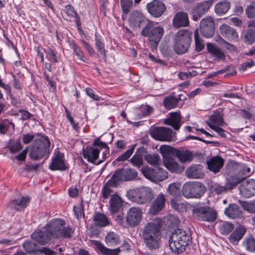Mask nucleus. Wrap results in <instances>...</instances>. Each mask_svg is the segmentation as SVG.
<instances>
[{
  "mask_svg": "<svg viewBox=\"0 0 255 255\" xmlns=\"http://www.w3.org/2000/svg\"><path fill=\"white\" fill-rule=\"evenodd\" d=\"M65 222L61 219H53L43 228L42 231H35L31 237L41 245H44L55 239L70 238L74 231L70 227L65 228Z\"/></svg>",
  "mask_w": 255,
  "mask_h": 255,
  "instance_id": "1",
  "label": "nucleus"
},
{
  "mask_svg": "<svg viewBox=\"0 0 255 255\" xmlns=\"http://www.w3.org/2000/svg\"><path fill=\"white\" fill-rule=\"evenodd\" d=\"M161 227V222L156 219L148 223L142 231V238L144 243L150 250L157 249L159 245Z\"/></svg>",
  "mask_w": 255,
  "mask_h": 255,
  "instance_id": "2",
  "label": "nucleus"
},
{
  "mask_svg": "<svg viewBox=\"0 0 255 255\" xmlns=\"http://www.w3.org/2000/svg\"><path fill=\"white\" fill-rule=\"evenodd\" d=\"M189 240V236L185 231L181 229L175 230L171 235L169 241L171 251L177 254L182 253L185 250Z\"/></svg>",
  "mask_w": 255,
  "mask_h": 255,
  "instance_id": "3",
  "label": "nucleus"
},
{
  "mask_svg": "<svg viewBox=\"0 0 255 255\" xmlns=\"http://www.w3.org/2000/svg\"><path fill=\"white\" fill-rule=\"evenodd\" d=\"M156 25L155 22L148 20V22L141 31L142 36L148 37L151 47L153 48L157 47L164 32L163 28Z\"/></svg>",
  "mask_w": 255,
  "mask_h": 255,
  "instance_id": "4",
  "label": "nucleus"
},
{
  "mask_svg": "<svg viewBox=\"0 0 255 255\" xmlns=\"http://www.w3.org/2000/svg\"><path fill=\"white\" fill-rule=\"evenodd\" d=\"M191 41V34L187 30H179L175 35L174 50L178 54L186 52Z\"/></svg>",
  "mask_w": 255,
  "mask_h": 255,
  "instance_id": "5",
  "label": "nucleus"
},
{
  "mask_svg": "<svg viewBox=\"0 0 255 255\" xmlns=\"http://www.w3.org/2000/svg\"><path fill=\"white\" fill-rule=\"evenodd\" d=\"M50 144V142L47 137H44L40 139H36L30 151L31 158L38 160L44 156L47 157L49 154Z\"/></svg>",
  "mask_w": 255,
  "mask_h": 255,
  "instance_id": "6",
  "label": "nucleus"
},
{
  "mask_svg": "<svg viewBox=\"0 0 255 255\" xmlns=\"http://www.w3.org/2000/svg\"><path fill=\"white\" fill-rule=\"evenodd\" d=\"M206 188L200 182L185 184L182 188V194L186 198H200L205 193Z\"/></svg>",
  "mask_w": 255,
  "mask_h": 255,
  "instance_id": "7",
  "label": "nucleus"
},
{
  "mask_svg": "<svg viewBox=\"0 0 255 255\" xmlns=\"http://www.w3.org/2000/svg\"><path fill=\"white\" fill-rule=\"evenodd\" d=\"M193 216L196 219L202 221L213 222L216 219V212L206 207H200L194 209Z\"/></svg>",
  "mask_w": 255,
  "mask_h": 255,
  "instance_id": "8",
  "label": "nucleus"
},
{
  "mask_svg": "<svg viewBox=\"0 0 255 255\" xmlns=\"http://www.w3.org/2000/svg\"><path fill=\"white\" fill-rule=\"evenodd\" d=\"M131 200L138 204H144L149 202L153 197L151 188L143 187L132 192Z\"/></svg>",
  "mask_w": 255,
  "mask_h": 255,
  "instance_id": "9",
  "label": "nucleus"
},
{
  "mask_svg": "<svg viewBox=\"0 0 255 255\" xmlns=\"http://www.w3.org/2000/svg\"><path fill=\"white\" fill-rule=\"evenodd\" d=\"M150 135L155 139L163 141L174 140L172 130L166 127H156L150 132Z\"/></svg>",
  "mask_w": 255,
  "mask_h": 255,
  "instance_id": "10",
  "label": "nucleus"
},
{
  "mask_svg": "<svg viewBox=\"0 0 255 255\" xmlns=\"http://www.w3.org/2000/svg\"><path fill=\"white\" fill-rule=\"evenodd\" d=\"M143 212L139 207H133L130 208L126 215V223L131 227L137 226L141 221Z\"/></svg>",
  "mask_w": 255,
  "mask_h": 255,
  "instance_id": "11",
  "label": "nucleus"
},
{
  "mask_svg": "<svg viewBox=\"0 0 255 255\" xmlns=\"http://www.w3.org/2000/svg\"><path fill=\"white\" fill-rule=\"evenodd\" d=\"M146 7L149 13L155 17L161 16L166 9L165 4L158 0H153L148 3Z\"/></svg>",
  "mask_w": 255,
  "mask_h": 255,
  "instance_id": "12",
  "label": "nucleus"
},
{
  "mask_svg": "<svg viewBox=\"0 0 255 255\" xmlns=\"http://www.w3.org/2000/svg\"><path fill=\"white\" fill-rule=\"evenodd\" d=\"M200 30L202 34L205 37L209 38L214 33V22L212 17H207L200 22Z\"/></svg>",
  "mask_w": 255,
  "mask_h": 255,
  "instance_id": "13",
  "label": "nucleus"
},
{
  "mask_svg": "<svg viewBox=\"0 0 255 255\" xmlns=\"http://www.w3.org/2000/svg\"><path fill=\"white\" fill-rule=\"evenodd\" d=\"M241 194L249 198L255 194V180L250 179L243 182L239 187Z\"/></svg>",
  "mask_w": 255,
  "mask_h": 255,
  "instance_id": "14",
  "label": "nucleus"
},
{
  "mask_svg": "<svg viewBox=\"0 0 255 255\" xmlns=\"http://www.w3.org/2000/svg\"><path fill=\"white\" fill-rule=\"evenodd\" d=\"M147 21L142 13L137 10L132 11L129 17L130 26L135 29L140 28L142 24L145 23Z\"/></svg>",
  "mask_w": 255,
  "mask_h": 255,
  "instance_id": "15",
  "label": "nucleus"
},
{
  "mask_svg": "<svg viewBox=\"0 0 255 255\" xmlns=\"http://www.w3.org/2000/svg\"><path fill=\"white\" fill-rule=\"evenodd\" d=\"M146 178L153 181H161L166 179L168 177L167 172L164 169H159L156 173H154L151 169L142 170Z\"/></svg>",
  "mask_w": 255,
  "mask_h": 255,
  "instance_id": "16",
  "label": "nucleus"
},
{
  "mask_svg": "<svg viewBox=\"0 0 255 255\" xmlns=\"http://www.w3.org/2000/svg\"><path fill=\"white\" fill-rule=\"evenodd\" d=\"M188 14L185 12H177L173 18V26L176 28L185 27L189 25Z\"/></svg>",
  "mask_w": 255,
  "mask_h": 255,
  "instance_id": "17",
  "label": "nucleus"
},
{
  "mask_svg": "<svg viewBox=\"0 0 255 255\" xmlns=\"http://www.w3.org/2000/svg\"><path fill=\"white\" fill-rule=\"evenodd\" d=\"M185 174L190 179L202 178L204 176L203 167L201 165L192 164L186 169Z\"/></svg>",
  "mask_w": 255,
  "mask_h": 255,
  "instance_id": "18",
  "label": "nucleus"
},
{
  "mask_svg": "<svg viewBox=\"0 0 255 255\" xmlns=\"http://www.w3.org/2000/svg\"><path fill=\"white\" fill-rule=\"evenodd\" d=\"M207 168L214 173L220 171L224 163V159L219 156H216L207 161Z\"/></svg>",
  "mask_w": 255,
  "mask_h": 255,
  "instance_id": "19",
  "label": "nucleus"
},
{
  "mask_svg": "<svg viewBox=\"0 0 255 255\" xmlns=\"http://www.w3.org/2000/svg\"><path fill=\"white\" fill-rule=\"evenodd\" d=\"M165 197L162 193L159 194L153 202L148 213L151 215H155L164 207Z\"/></svg>",
  "mask_w": 255,
  "mask_h": 255,
  "instance_id": "20",
  "label": "nucleus"
},
{
  "mask_svg": "<svg viewBox=\"0 0 255 255\" xmlns=\"http://www.w3.org/2000/svg\"><path fill=\"white\" fill-rule=\"evenodd\" d=\"M246 232V228L242 225L236 228L233 232L229 235L228 240L230 243L237 245Z\"/></svg>",
  "mask_w": 255,
  "mask_h": 255,
  "instance_id": "21",
  "label": "nucleus"
},
{
  "mask_svg": "<svg viewBox=\"0 0 255 255\" xmlns=\"http://www.w3.org/2000/svg\"><path fill=\"white\" fill-rule=\"evenodd\" d=\"M220 33L229 40H236L238 37L236 30L225 24L220 26Z\"/></svg>",
  "mask_w": 255,
  "mask_h": 255,
  "instance_id": "22",
  "label": "nucleus"
},
{
  "mask_svg": "<svg viewBox=\"0 0 255 255\" xmlns=\"http://www.w3.org/2000/svg\"><path fill=\"white\" fill-rule=\"evenodd\" d=\"M224 213L229 218L231 219H238L242 217V210L237 204H230L228 208H226Z\"/></svg>",
  "mask_w": 255,
  "mask_h": 255,
  "instance_id": "23",
  "label": "nucleus"
},
{
  "mask_svg": "<svg viewBox=\"0 0 255 255\" xmlns=\"http://www.w3.org/2000/svg\"><path fill=\"white\" fill-rule=\"evenodd\" d=\"M29 201V198L28 197H21L9 202L8 207L11 209H14L17 211H20L26 207Z\"/></svg>",
  "mask_w": 255,
  "mask_h": 255,
  "instance_id": "24",
  "label": "nucleus"
},
{
  "mask_svg": "<svg viewBox=\"0 0 255 255\" xmlns=\"http://www.w3.org/2000/svg\"><path fill=\"white\" fill-rule=\"evenodd\" d=\"M99 150L94 147H86L83 149V155L89 162L94 163L98 158Z\"/></svg>",
  "mask_w": 255,
  "mask_h": 255,
  "instance_id": "25",
  "label": "nucleus"
},
{
  "mask_svg": "<svg viewBox=\"0 0 255 255\" xmlns=\"http://www.w3.org/2000/svg\"><path fill=\"white\" fill-rule=\"evenodd\" d=\"M110 211L112 214L118 212L123 206V201L117 194L111 195L110 200Z\"/></svg>",
  "mask_w": 255,
  "mask_h": 255,
  "instance_id": "26",
  "label": "nucleus"
},
{
  "mask_svg": "<svg viewBox=\"0 0 255 255\" xmlns=\"http://www.w3.org/2000/svg\"><path fill=\"white\" fill-rule=\"evenodd\" d=\"M93 244L96 250L104 255H118L121 251L120 248L115 249H108L98 241H94Z\"/></svg>",
  "mask_w": 255,
  "mask_h": 255,
  "instance_id": "27",
  "label": "nucleus"
},
{
  "mask_svg": "<svg viewBox=\"0 0 255 255\" xmlns=\"http://www.w3.org/2000/svg\"><path fill=\"white\" fill-rule=\"evenodd\" d=\"M181 116L178 112L171 113L170 117L165 119L164 124L171 126L175 130H178L180 127Z\"/></svg>",
  "mask_w": 255,
  "mask_h": 255,
  "instance_id": "28",
  "label": "nucleus"
},
{
  "mask_svg": "<svg viewBox=\"0 0 255 255\" xmlns=\"http://www.w3.org/2000/svg\"><path fill=\"white\" fill-rule=\"evenodd\" d=\"M49 168L52 170H64L66 169V166L61 153H58L53 157Z\"/></svg>",
  "mask_w": 255,
  "mask_h": 255,
  "instance_id": "29",
  "label": "nucleus"
},
{
  "mask_svg": "<svg viewBox=\"0 0 255 255\" xmlns=\"http://www.w3.org/2000/svg\"><path fill=\"white\" fill-rule=\"evenodd\" d=\"M163 163L165 167L172 172L180 173L183 171V168L172 157L163 161Z\"/></svg>",
  "mask_w": 255,
  "mask_h": 255,
  "instance_id": "30",
  "label": "nucleus"
},
{
  "mask_svg": "<svg viewBox=\"0 0 255 255\" xmlns=\"http://www.w3.org/2000/svg\"><path fill=\"white\" fill-rule=\"evenodd\" d=\"M176 149L167 145H162L159 148V152L162 156L163 161L171 158L172 155H175Z\"/></svg>",
  "mask_w": 255,
  "mask_h": 255,
  "instance_id": "31",
  "label": "nucleus"
},
{
  "mask_svg": "<svg viewBox=\"0 0 255 255\" xmlns=\"http://www.w3.org/2000/svg\"><path fill=\"white\" fill-rule=\"evenodd\" d=\"M212 2L210 1H205L198 3L193 8V13L201 16L206 13L210 8Z\"/></svg>",
  "mask_w": 255,
  "mask_h": 255,
  "instance_id": "32",
  "label": "nucleus"
},
{
  "mask_svg": "<svg viewBox=\"0 0 255 255\" xmlns=\"http://www.w3.org/2000/svg\"><path fill=\"white\" fill-rule=\"evenodd\" d=\"M110 180L112 185L117 186L119 182L126 181L124 168L117 169Z\"/></svg>",
  "mask_w": 255,
  "mask_h": 255,
  "instance_id": "33",
  "label": "nucleus"
},
{
  "mask_svg": "<svg viewBox=\"0 0 255 255\" xmlns=\"http://www.w3.org/2000/svg\"><path fill=\"white\" fill-rule=\"evenodd\" d=\"M93 220L95 225L101 227L107 226L110 224L109 219L103 213H96Z\"/></svg>",
  "mask_w": 255,
  "mask_h": 255,
  "instance_id": "34",
  "label": "nucleus"
},
{
  "mask_svg": "<svg viewBox=\"0 0 255 255\" xmlns=\"http://www.w3.org/2000/svg\"><path fill=\"white\" fill-rule=\"evenodd\" d=\"M242 247L247 251L254 252L255 251V239L253 236L245 237L242 243Z\"/></svg>",
  "mask_w": 255,
  "mask_h": 255,
  "instance_id": "35",
  "label": "nucleus"
},
{
  "mask_svg": "<svg viewBox=\"0 0 255 255\" xmlns=\"http://www.w3.org/2000/svg\"><path fill=\"white\" fill-rule=\"evenodd\" d=\"M245 178V177L237 175H232L227 178L226 185L228 189L232 190L240 183Z\"/></svg>",
  "mask_w": 255,
  "mask_h": 255,
  "instance_id": "36",
  "label": "nucleus"
},
{
  "mask_svg": "<svg viewBox=\"0 0 255 255\" xmlns=\"http://www.w3.org/2000/svg\"><path fill=\"white\" fill-rule=\"evenodd\" d=\"M106 244L111 247H114L120 244L119 236L113 232L108 233L105 237Z\"/></svg>",
  "mask_w": 255,
  "mask_h": 255,
  "instance_id": "37",
  "label": "nucleus"
},
{
  "mask_svg": "<svg viewBox=\"0 0 255 255\" xmlns=\"http://www.w3.org/2000/svg\"><path fill=\"white\" fill-rule=\"evenodd\" d=\"M207 124L209 126V124L211 123V124H215L219 126H224L226 125V123H224L223 117L221 116L220 112H215L212 115H211L209 118L208 121H207Z\"/></svg>",
  "mask_w": 255,
  "mask_h": 255,
  "instance_id": "38",
  "label": "nucleus"
},
{
  "mask_svg": "<svg viewBox=\"0 0 255 255\" xmlns=\"http://www.w3.org/2000/svg\"><path fill=\"white\" fill-rule=\"evenodd\" d=\"M181 162H190L193 158V155L190 151L176 149L175 155Z\"/></svg>",
  "mask_w": 255,
  "mask_h": 255,
  "instance_id": "39",
  "label": "nucleus"
},
{
  "mask_svg": "<svg viewBox=\"0 0 255 255\" xmlns=\"http://www.w3.org/2000/svg\"><path fill=\"white\" fill-rule=\"evenodd\" d=\"M230 7V3L227 0H224L217 3L215 6V11L218 14L226 13Z\"/></svg>",
  "mask_w": 255,
  "mask_h": 255,
  "instance_id": "40",
  "label": "nucleus"
},
{
  "mask_svg": "<svg viewBox=\"0 0 255 255\" xmlns=\"http://www.w3.org/2000/svg\"><path fill=\"white\" fill-rule=\"evenodd\" d=\"M180 100H181V95L178 98H176L172 96H168L164 99L163 104L166 109L170 110L176 107L177 103Z\"/></svg>",
  "mask_w": 255,
  "mask_h": 255,
  "instance_id": "41",
  "label": "nucleus"
},
{
  "mask_svg": "<svg viewBox=\"0 0 255 255\" xmlns=\"http://www.w3.org/2000/svg\"><path fill=\"white\" fill-rule=\"evenodd\" d=\"M244 41L247 44H252L255 41V30L248 29L244 35Z\"/></svg>",
  "mask_w": 255,
  "mask_h": 255,
  "instance_id": "42",
  "label": "nucleus"
},
{
  "mask_svg": "<svg viewBox=\"0 0 255 255\" xmlns=\"http://www.w3.org/2000/svg\"><path fill=\"white\" fill-rule=\"evenodd\" d=\"M144 159L148 163L153 166L158 165L161 161L159 155L157 153L147 154Z\"/></svg>",
  "mask_w": 255,
  "mask_h": 255,
  "instance_id": "43",
  "label": "nucleus"
},
{
  "mask_svg": "<svg viewBox=\"0 0 255 255\" xmlns=\"http://www.w3.org/2000/svg\"><path fill=\"white\" fill-rule=\"evenodd\" d=\"M181 185L178 183H172L168 187V192L173 196H178L180 194Z\"/></svg>",
  "mask_w": 255,
  "mask_h": 255,
  "instance_id": "44",
  "label": "nucleus"
},
{
  "mask_svg": "<svg viewBox=\"0 0 255 255\" xmlns=\"http://www.w3.org/2000/svg\"><path fill=\"white\" fill-rule=\"evenodd\" d=\"M208 49L209 51L217 59H224L225 58V54L220 50L211 44L208 45Z\"/></svg>",
  "mask_w": 255,
  "mask_h": 255,
  "instance_id": "45",
  "label": "nucleus"
},
{
  "mask_svg": "<svg viewBox=\"0 0 255 255\" xmlns=\"http://www.w3.org/2000/svg\"><path fill=\"white\" fill-rule=\"evenodd\" d=\"M234 226L229 222H224L219 227L220 232L223 235H228L233 231Z\"/></svg>",
  "mask_w": 255,
  "mask_h": 255,
  "instance_id": "46",
  "label": "nucleus"
},
{
  "mask_svg": "<svg viewBox=\"0 0 255 255\" xmlns=\"http://www.w3.org/2000/svg\"><path fill=\"white\" fill-rule=\"evenodd\" d=\"M117 185H113L112 183H110V180H109L105 185L102 191V195L103 198L105 199L108 198L110 194L113 192L112 189L113 187H116Z\"/></svg>",
  "mask_w": 255,
  "mask_h": 255,
  "instance_id": "47",
  "label": "nucleus"
},
{
  "mask_svg": "<svg viewBox=\"0 0 255 255\" xmlns=\"http://www.w3.org/2000/svg\"><path fill=\"white\" fill-rule=\"evenodd\" d=\"M95 45L97 50L101 54L103 55L104 58H106V52L104 48V45L102 42L101 39L99 38L97 33H95Z\"/></svg>",
  "mask_w": 255,
  "mask_h": 255,
  "instance_id": "48",
  "label": "nucleus"
},
{
  "mask_svg": "<svg viewBox=\"0 0 255 255\" xmlns=\"http://www.w3.org/2000/svg\"><path fill=\"white\" fill-rule=\"evenodd\" d=\"M36 244L31 241L25 242L23 244V248L26 252L28 253H34L37 252L39 249H36Z\"/></svg>",
  "mask_w": 255,
  "mask_h": 255,
  "instance_id": "49",
  "label": "nucleus"
},
{
  "mask_svg": "<svg viewBox=\"0 0 255 255\" xmlns=\"http://www.w3.org/2000/svg\"><path fill=\"white\" fill-rule=\"evenodd\" d=\"M62 12L63 17L67 20L70 17H74L76 15L73 7L70 5L66 6Z\"/></svg>",
  "mask_w": 255,
  "mask_h": 255,
  "instance_id": "50",
  "label": "nucleus"
},
{
  "mask_svg": "<svg viewBox=\"0 0 255 255\" xmlns=\"http://www.w3.org/2000/svg\"><path fill=\"white\" fill-rule=\"evenodd\" d=\"M121 4L124 12L128 13L133 6L132 0H121Z\"/></svg>",
  "mask_w": 255,
  "mask_h": 255,
  "instance_id": "51",
  "label": "nucleus"
},
{
  "mask_svg": "<svg viewBox=\"0 0 255 255\" xmlns=\"http://www.w3.org/2000/svg\"><path fill=\"white\" fill-rule=\"evenodd\" d=\"M130 161L134 166L139 167L143 164L142 156L141 154L135 153L131 158Z\"/></svg>",
  "mask_w": 255,
  "mask_h": 255,
  "instance_id": "52",
  "label": "nucleus"
},
{
  "mask_svg": "<svg viewBox=\"0 0 255 255\" xmlns=\"http://www.w3.org/2000/svg\"><path fill=\"white\" fill-rule=\"evenodd\" d=\"M135 146V144L133 145L129 149L119 156L116 160L118 161H124L128 159L133 153Z\"/></svg>",
  "mask_w": 255,
  "mask_h": 255,
  "instance_id": "53",
  "label": "nucleus"
},
{
  "mask_svg": "<svg viewBox=\"0 0 255 255\" xmlns=\"http://www.w3.org/2000/svg\"><path fill=\"white\" fill-rule=\"evenodd\" d=\"M126 181L131 180L137 175V171L131 168L124 169Z\"/></svg>",
  "mask_w": 255,
  "mask_h": 255,
  "instance_id": "54",
  "label": "nucleus"
},
{
  "mask_svg": "<svg viewBox=\"0 0 255 255\" xmlns=\"http://www.w3.org/2000/svg\"><path fill=\"white\" fill-rule=\"evenodd\" d=\"M72 49L74 51V53L78 57V59L86 63L87 59L84 57L82 50L75 44H72Z\"/></svg>",
  "mask_w": 255,
  "mask_h": 255,
  "instance_id": "55",
  "label": "nucleus"
},
{
  "mask_svg": "<svg viewBox=\"0 0 255 255\" xmlns=\"http://www.w3.org/2000/svg\"><path fill=\"white\" fill-rule=\"evenodd\" d=\"M194 36L195 41V49L197 51H200L204 48V44L202 40L198 37L197 30L195 31Z\"/></svg>",
  "mask_w": 255,
  "mask_h": 255,
  "instance_id": "56",
  "label": "nucleus"
},
{
  "mask_svg": "<svg viewBox=\"0 0 255 255\" xmlns=\"http://www.w3.org/2000/svg\"><path fill=\"white\" fill-rule=\"evenodd\" d=\"M240 116L247 120L251 119L253 116V113L249 109H239L237 111Z\"/></svg>",
  "mask_w": 255,
  "mask_h": 255,
  "instance_id": "57",
  "label": "nucleus"
},
{
  "mask_svg": "<svg viewBox=\"0 0 255 255\" xmlns=\"http://www.w3.org/2000/svg\"><path fill=\"white\" fill-rule=\"evenodd\" d=\"M243 207L249 213H255V201L244 202L243 204Z\"/></svg>",
  "mask_w": 255,
  "mask_h": 255,
  "instance_id": "58",
  "label": "nucleus"
},
{
  "mask_svg": "<svg viewBox=\"0 0 255 255\" xmlns=\"http://www.w3.org/2000/svg\"><path fill=\"white\" fill-rule=\"evenodd\" d=\"M93 145L94 146H97L100 148H105L106 152H108L109 151V148L107 144L101 141L99 138H97L94 140Z\"/></svg>",
  "mask_w": 255,
  "mask_h": 255,
  "instance_id": "59",
  "label": "nucleus"
},
{
  "mask_svg": "<svg viewBox=\"0 0 255 255\" xmlns=\"http://www.w3.org/2000/svg\"><path fill=\"white\" fill-rule=\"evenodd\" d=\"M209 127L215 131L216 132L218 133L219 135L221 136L222 137H225L226 136V131L225 130H224L223 128L217 127L214 125L211 124V123L209 124Z\"/></svg>",
  "mask_w": 255,
  "mask_h": 255,
  "instance_id": "60",
  "label": "nucleus"
},
{
  "mask_svg": "<svg viewBox=\"0 0 255 255\" xmlns=\"http://www.w3.org/2000/svg\"><path fill=\"white\" fill-rule=\"evenodd\" d=\"M213 191L217 194H223L225 193L228 189L225 184V186H222L219 185H216L213 187Z\"/></svg>",
  "mask_w": 255,
  "mask_h": 255,
  "instance_id": "61",
  "label": "nucleus"
},
{
  "mask_svg": "<svg viewBox=\"0 0 255 255\" xmlns=\"http://www.w3.org/2000/svg\"><path fill=\"white\" fill-rule=\"evenodd\" d=\"M255 66V62L252 59L249 61L243 63L240 68V70L243 71H246L248 68H251Z\"/></svg>",
  "mask_w": 255,
  "mask_h": 255,
  "instance_id": "62",
  "label": "nucleus"
},
{
  "mask_svg": "<svg viewBox=\"0 0 255 255\" xmlns=\"http://www.w3.org/2000/svg\"><path fill=\"white\" fill-rule=\"evenodd\" d=\"M246 12L248 17H255V5L248 6Z\"/></svg>",
  "mask_w": 255,
  "mask_h": 255,
  "instance_id": "63",
  "label": "nucleus"
},
{
  "mask_svg": "<svg viewBox=\"0 0 255 255\" xmlns=\"http://www.w3.org/2000/svg\"><path fill=\"white\" fill-rule=\"evenodd\" d=\"M22 148L20 142L17 141L13 143L10 148L11 152H17L19 151Z\"/></svg>",
  "mask_w": 255,
  "mask_h": 255,
  "instance_id": "64",
  "label": "nucleus"
}]
</instances>
